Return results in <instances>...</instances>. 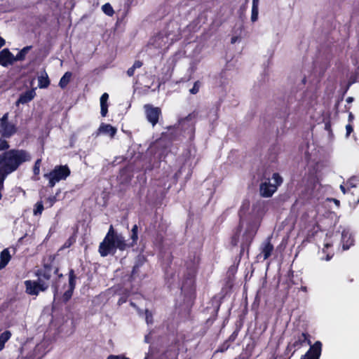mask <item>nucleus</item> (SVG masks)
Wrapping results in <instances>:
<instances>
[{
    "instance_id": "1",
    "label": "nucleus",
    "mask_w": 359,
    "mask_h": 359,
    "mask_svg": "<svg viewBox=\"0 0 359 359\" xmlns=\"http://www.w3.org/2000/svg\"><path fill=\"white\" fill-rule=\"evenodd\" d=\"M249 208L250 202L248 201L244 202L241 206L238 211L239 222L231 237V245L233 247L237 246L243 228L244 221L246 220V226L241 236V256L243 255L245 250H247L248 253L250 247L260 226V220L257 215L251 213L248 214L247 216L245 215Z\"/></svg>"
},
{
    "instance_id": "2",
    "label": "nucleus",
    "mask_w": 359,
    "mask_h": 359,
    "mask_svg": "<svg viewBox=\"0 0 359 359\" xmlns=\"http://www.w3.org/2000/svg\"><path fill=\"white\" fill-rule=\"evenodd\" d=\"M32 160L30 152L24 149L12 148L0 154V172L10 175Z\"/></svg>"
},
{
    "instance_id": "3",
    "label": "nucleus",
    "mask_w": 359,
    "mask_h": 359,
    "mask_svg": "<svg viewBox=\"0 0 359 359\" xmlns=\"http://www.w3.org/2000/svg\"><path fill=\"white\" fill-rule=\"evenodd\" d=\"M128 248L129 245L126 243L123 236L118 234L111 225L102 242L100 243L98 251L100 256L104 257L110 254L114 255L117 249L123 251Z\"/></svg>"
},
{
    "instance_id": "4",
    "label": "nucleus",
    "mask_w": 359,
    "mask_h": 359,
    "mask_svg": "<svg viewBox=\"0 0 359 359\" xmlns=\"http://www.w3.org/2000/svg\"><path fill=\"white\" fill-rule=\"evenodd\" d=\"M199 262L198 256L194 252L189 255L185 261L186 271L184 274L181 290H194V286Z\"/></svg>"
},
{
    "instance_id": "5",
    "label": "nucleus",
    "mask_w": 359,
    "mask_h": 359,
    "mask_svg": "<svg viewBox=\"0 0 359 359\" xmlns=\"http://www.w3.org/2000/svg\"><path fill=\"white\" fill-rule=\"evenodd\" d=\"M71 175L70 168L67 165H56L48 173L43 175V177L48 180V187L53 188L57 183L66 179Z\"/></svg>"
},
{
    "instance_id": "6",
    "label": "nucleus",
    "mask_w": 359,
    "mask_h": 359,
    "mask_svg": "<svg viewBox=\"0 0 359 359\" xmlns=\"http://www.w3.org/2000/svg\"><path fill=\"white\" fill-rule=\"evenodd\" d=\"M274 184H271L269 177L264 176V180L259 184V194L262 197L269 198L277 191L278 187L283 183V178L278 172H274L272 175Z\"/></svg>"
},
{
    "instance_id": "7",
    "label": "nucleus",
    "mask_w": 359,
    "mask_h": 359,
    "mask_svg": "<svg viewBox=\"0 0 359 359\" xmlns=\"http://www.w3.org/2000/svg\"><path fill=\"white\" fill-rule=\"evenodd\" d=\"M18 132V126L16 123L9 121L8 113H5L0 118V135L3 137L10 139Z\"/></svg>"
},
{
    "instance_id": "8",
    "label": "nucleus",
    "mask_w": 359,
    "mask_h": 359,
    "mask_svg": "<svg viewBox=\"0 0 359 359\" xmlns=\"http://www.w3.org/2000/svg\"><path fill=\"white\" fill-rule=\"evenodd\" d=\"M58 271V267H54L51 264H43L41 269L36 271L35 275L40 282L49 284L52 275L57 274Z\"/></svg>"
},
{
    "instance_id": "9",
    "label": "nucleus",
    "mask_w": 359,
    "mask_h": 359,
    "mask_svg": "<svg viewBox=\"0 0 359 359\" xmlns=\"http://www.w3.org/2000/svg\"><path fill=\"white\" fill-rule=\"evenodd\" d=\"M24 284L25 286V292L29 295L37 296L40 292H45L49 287L48 283H41L39 280H27L24 282Z\"/></svg>"
},
{
    "instance_id": "10",
    "label": "nucleus",
    "mask_w": 359,
    "mask_h": 359,
    "mask_svg": "<svg viewBox=\"0 0 359 359\" xmlns=\"http://www.w3.org/2000/svg\"><path fill=\"white\" fill-rule=\"evenodd\" d=\"M77 276L73 269H69L68 273V289L62 294L61 301L64 304H67L72 297L74 291L76 288V280Z\"/></svg>"
},
{
    "instance_id": "11",
    "label": "nucleus",
    "mask_w": 359,
    "mask_h": 359,
    "mask_svg": "<svg viewBox=\"0 0 359 359\" xmlns=\"http://www.w3.org/2000/svg\"><path fill=\"white\" fill-rule=\"evenodd\" d=\"M144 108L147 121L153 126H155L158 123L159 117L161 115V109L149 104H145Z\"/></svg>"
},
{
    "instance_id": "12",
    "label": "nucleus",
    "mask_w": 359,
    "mask_h": 359,
    "mask_svg": "<svg viewBox=\"0 0 359 359\" xmlns=\"http://www.w3.org/2000/svg\"><path fill=\"white\" fill-rule=\"evenodd\" d=\"M322 351V342L316 341L313 345H311L309 350L301 356L300 359H320Z\"/></svg>"
},
{
    "instance_id": "13",
    "label": "nucleus",
    "mask_w": 359,
    "mask_h": 359,
    "mask_svg": "<svg viewBox=\"0 0 359 359\" xmlns=\"http://www.w3.org/2000/svg\"><path fill=\"white\" fill-rule=\"evenodd\" d=\"M15 64L14 55L8 48H4L0 51V65L8 67Z\"/></svg>"
},
{
    "instance_id": "14",
    "label": "nucleus",
    "mask_w": 359,
    "mask_h": 359,
    "mask_svg": "<svg viewBox=\"0 0 359 359\" xmlns=\"http://www.w3.org/2000/svg\"><path fill=\"white\" fill-rule=\"evenodd\" d=\"M273 250L274 248L271 242V237H269L262 244L261 253L258 255V257H262L264 260L267 259L271 255Z\"/></svg>"
},
{
    "instance_id": "15",
    "label": "nucleus",
    "mask_w": 359,
    "mask_h": 359,
    "mask_svg": "<svg viewBox=\"0 0 359 359\" xmlns=\"http://www.w3.org/2000/svg\"><path fill=\"white\" fill-rule=\"evenodd\" d=\"M35 95L36 93L33 89L28 90L20 95L19 98L16 102V104H27L34 99Z\"/></svg>"
},
{
    "instance_id": "16",
    "label": "nucleus",
    "mask_w": 359,
    "mask_h": 359,
    "mask_svg": "<svg viewBox=\"0 0 359 359\" xmlns=\"http://www.w3.org/2000/svg\"><path fill=\"white\" fill-rule=\"evenodd\" d=\"M166 352L161 353L158 348L150 346L144 359H163Z\"/></svg>"
},
{
    "instance_id": "17",
    "label": "nucleus",
    "mask_w": 359,
    "mask_h": 359,
    "mask_svg": "<svg viewBox=\"0 0 359 359\" xmlns=\"http://www.w3.org/2000/svg\"><path fill=\"white\" fill-rule=\"evenodd\" d=\"M109 95L107 93H104L100 97V114L102 117H105L108 113V101Z\"/></svg>"
},
{
    "instance_id": "18",
    "label": "nucleus",
    "mask_w": 359,
    "mask_h": 359,
    "mask_svg": "<svg viewBox=\"0 0 359 359\" xmlns=\"http://www.w3.org/2000/svg\"><path fill=\"white\" fill-rule=\"evenodd\" d=\"M11 259V256L8 249H4L0 253V270L4 269Z\"/></svg>"
},
{
    "instance_id": "19",
    "label": "nucleus",
    "mask_w": 359,
    "mask_h": 359,
    "mask_svg": "<svg viewBox=\"0 0 359 359\" xmlns=\"http://www.w3.org/2000/svg\"><path fill=\"white\" fill-rule=\"evenodd\" d=\"M98 130L102 133L109 134L111 137H114L116 133V128L115 127L104 123H101Z\"/></svg>"
},
{
    "instance_id": "20",
    "label": "nucleus",
    "mask_w": 359,
    "mask_h": 359,
    "mask_svg": "<svg viewBox=\"0 0 359 359\" xmlns=\"http://www.w3.org/2000/svg\"><path fill=\"white\" fill-rule=\"evenodd\" d=\"M12 333L10 330H5L0 334V351L5 348L6 343L11 338Z\"/></svg>"
},
{
    "instance_id": "21",
    "label": "nucleus",
    "mask_w": 359,
    "mask_h": 359,
    "mask_svg": "<svg viewBox=\"0 0 359 359\" xmlns=\"http://www.w3.org/2000/svg\"><path fill=\"white\" fill-rule=\"evenodd\" d=\"M33 46H24L16 55H14L15 62L18 61H23L25 60L27 54L32 49Z\"/></svg>"
},
{
    "instance_id": "22",
    "label": "nucleus",
    "mask_w": 359,
    "mask_h": 359,
    "mask_svg": "<svg viewBox=\"0 0 359 359\" xmlns=\"http://www.w3.org/2000/svg\"><path fill=\"white\" fill-rule=\"evenodd\" d=\"M259 0H252L251 21L255 22L258 19Z\"/></svg>"
},
{
    "instance_id": "23",
    "label": "nucleus",
    "mask_w": 359,
    "mask_h": 359,
    "mask_svg": "<svg viewBox=\"0 0 359 359\" xmlns=\"http://www.w3.org/2000/svg\"><path fill=\"white\" fill-rule=\"evenodd\" d=\"M72 76V74L70 72H67L65 73V74L62 76L59 82V86L61 88H65L67 87V86L70 81Z\"/></svg>"
},
{
    "instance_id": "24",
    "label": "nucleus",
    "mask_w": 359,
    "mask_h": 359,
    "mask_svg": "<svg viewBox=\"0 0 359 359\" xmlns=\"http://www.w3.org/2000/svg\"><path fill=\"white\" fill-rule=\"evenodd\" d=\"M168 37L165 34L160 33L157 36H156L154 39L153 43H158L161 45V43H169Z\"/></svg>"
},
{
    "instance_id": "25",
    "label": "nucleus",
    "mask_w": 359,
    "mask_h": 359,
    "mask_svg": "<svg viewBox=\"0 0 359 359\" xmlns=\"http://www.w3.org/2000/svg\"><path fill=\"white\" fill-rule=\"evenodd\" d=\"M50 85V79L47 74L46 76H41L38 79V86L40 88H46Z\"/></svg>"
},
{
    "instance_id": "26",
    "label": "nucleus",
    "mask_w": 359,
    "mask_h": 359,
    "mask_svg": "<svg viewBox=\"0 0 359 359\" xmlns=\"http://www.w3.org/2000/svg\"><path fill=\"white\" fill-rule=\"evenodd\" d=\"M130 238L133 242L130 245H129V248L136 244L138 240V226L137 224L133 225L131 229Z\"/></svg>"
},
{
    "instance_id": "27",
    "label": "nucleus",
    "mask_w": 359,
    "mask_h": 359,
    "mask_svg": "<svg viewBox=\"0 0 359 359\" xmlns=\"http://www.w3.org/2000/svg\"><path fill=\"white\" fill-rule=\"evenodd\" d=\"M10 143L8 139L0 136V154L10 149Z\"/></svg>"
},
{
    "instance_id": "28",
    "label": "nucleus",
    "mask_w": 359,
    "mask_h": 359,
    "mask_svg": "<svg viewBox=\"0 0 359 359\" xmlns=\"http://www.w3.org/2000/svg\"><path fill=\"white\" fill-rule=\"evenodd\" d=\"M147 261V257L144 255L140 254L136 257L134 265L135 268H140Z\"/></svg>"
},
{
    "instance_id": "29",
    "label": "nucleus",
    "mask_w": 359,
    "mask_h": 359,
    "mask_svg": "<svg viewBox=\"0 0 359 359\" xmlns=\"http://www.w3.org/2000/svg\"><path fill=\"white\" fill-rule=\"evenodd\" d=\"M241 330V325H236L235 330L233 332V333L229 337V338L226 339L230 343H233L235 341V340L237 339L238 335Z\"/></svg>"
},
{
    "instance_id": "30",
    "label": "nucleus",
    "mask_w": 359,
    "mask_h": 359,
    "mask_svg": "<svg viewBox=\"0 0 359 359\" xmlns=\"http://www.w3.org/2000/svg\"><path fill=\"white\" fill-rule=\"evenodd\" d=\"M43 209H44V208H43V202L41 201H38L34 206L33 214L36 216L41 215Z\"/></svg>"
},
{
    "instance_id": "31",
    "label": "nucleus",
    "mask_w": 359,
    "mask_h": 359,
    "mask_svg": "<svg viewBox=\"0 0 359 359\" xmlns=\"http://www.w3.org/2000/svg\"><path fill=\"white\" fill-rule=\"evenodd\" d=\"M230 344L231 343L229 341L225 340L222 344L219 345L217 349L214 352V355L217 353H224L226 351H227L230 347Z\"/></svg>"
},
{
    "instance_id": "32",
    "label": "nucleus",
    "mask_w": 359,
    "mask_h": 359,
    "mask_svg": "<svg viewBox=\"0 0 359 359\" xmlns=\"http://www.w3.org/2000/svg\"><path fill=\"white\" fill-rule=\"evenodd\" d=\"M102 10L106 15L109 16H112L114 13L112 6L109 3L104 4L102 7Z\"/></svg>"
},
{
    "instance_id": "33",
    "label": "nucleus",
    "mask_w": 359,
    "mask_h": 359,
    "mask_svg": "<svg viewBox=\"0 0 359 359\" xmlns=\"http://www.w3.org/2000/svg\"><path fill=\"white\" fill-rule=\"evenodd\" d=\"M201 86V82L200 81H195L193 87L189 90L190 93L193 95L197 94L199 92Z\"/></svg>"
},
{
    "instance_id": "34",
    "label": "nucleus",
    "mask_w": 359,
    "mask_h": 359,
    "mask_svg": "<svg viewBox=\"0 0 359 359\" xmlns=\"http://www.w3.org/2000/svg\"><path fill=\"white\" fill-rule=\"evenodd\" d=\"M41 160L37 159L33 166V173L34 175H39L40 172V166H41Z\"/></svg>"
},
{
    "instance_id": "35",
    "label": "nucleus",
    "mask_w": 359,
    "mask_h": 359,
    "mask_svg": "<svg viewBox=\"0 0 359 359\" xmlns=\"http://www.w3.org/2000/svg\"><path fill=\"white\" fill-rule=\"evenodd\" d=\"M76 242V236L74 234L71 236L65 243L64 248H67L71 247Z\"/></svg>"
},
{
    "instance_id": "36",
    "label": "nucleus",
    "mask_w": 359,
    "mask_h": 359,
    "mask_svg": "<svg viewBox=\"0 0 359 359\" xmlns=\"http://www.w3.org/2000/svg\"><path fill=\"white\" fill-rule=\"evenodd\" d=\"M196 116H197V113H196L195 111H193L192 113H190L189 114H188L184 118H182L180 121V123L182 124L184 121H190L192 119L195 118L196 117Z\"/></svg>"
},
{
    "instance_id": "37",
    "label": "nucleus",
    "mask_w": 359,
    "mask_h": 359,
    "mask_svg": "<svg viewBox=\"0 0 359 359\" xmlns=\"http://www.w3.org/2000/svg\"><path fill=\"white\" fill-rule=\"evenodd\" d=\"M184 169V165H182L179 170L174 174L172 179H173V183L177 184L178 182L179 178L181 177L182 171Z\"/></svg>"
},
{
    "instance_id": "38",
    "label": "nucleus",
    "mask_w": 359,
    "mask_h": 359,
    "mask_svg": "<svg viewBox=\"0 0 359 359\" xmlns=\"http://www.w3.org/2000/svg\"><path fill=\"white\" fill-rule=\"evenodd\" d=\"M288 115H289V109L287 106H285L283 107V109L281 110V111L276 116L280 118L285 119L286 118H287Z\"/></svg>"
},
{
    "instance_id": "39",
    "label": "nucleus",
    "mask_w": 359,
    "mask_h": 359,
    "mask_svg": "<svg viewBox=\"0 0 359 359\" xmlns=\"http://www.w3.org/2000/svg\"><path fill=\"white\" fill-rule=\"evenodd\" d=\"M8 175L0 172V192L4 189V181L8 177Z\"/></svg>"
},
{
    "instance_id": "40",
    "label": "nucleus",
    "mask_w": 359,
    "mask_h": 359,
    "mask_svg": "<svg viewBox=\"0 0 359 359\" xmlns=\"http://www.w3.org/2000/svg\"><path fill=\"white\" fill-rule=\"evenodd\" d=\"M356 181L357 178L355 177H351L346 182V185L348 186V189L349 188H353L356 187Z\"/></svg>"
},
{
    "instance_id": "41",
    "label": "nucleus",
    "mask_w": 359,
    "mask_h": 359,
    "mask_svg": "<svg viewBox=\"0 0 359 359\" xmlns=\"http://www.w3.org/2000/svg\"><path fill=\"white\" fill-rule=\"evenodd\" d=\"M140 269V268H135V265L133 266L130 277V280H134L137 276H139Z\"/></svg>"
},
{
    "instance_id": "42",
    "label": "nucleus",
    "mask_w": 359,
    "mask_h": 359,
    "mask_svg": "<svg viewBox=\"0 0 359 359\" xmlns=\"http://www.w3.org/2000/svg\"><path fill=\"white\" fill-rule=\"evenodd\" d=\"M251 353L247 351H243L236 359H250Z\"/></svg>"
},
{
    "instance_id": "43",
    "label": "nucleus",
    "mask_w": 359,
    "mask_h": 359,
    "mask_svg": "<svg viewBox=\"0 0 359 359\" xmlns=\"http://www.w3.org/2000/svg\"><path fill=\"white\" fill-rule=\"evenodd\" d=\"M146 315V321L147 324H152L153 323V316L152 313L149 311L146 310L145 311Z\"/></svg>"
},
{
    "instance_id": "44",
    "label": "nucleus",
    "mask_w": 359,
    "mask_h": 359,
    "mask_svg": "<svg viewBox=\"0 0 359 359\" xmlns=\"http://www.w3.org/2000/svg\"><path fill=\"white\" fill-rule=\"evenodd\" d=\"M56 201V196H49L46 200V202L49 204V207H52Z\"/></svg>"
},
{
    "instance_id": "45",
    "label": "nucleus",
    "mask_w": 359,
    "mask_h": 359,
    "mask_svg": "<svg viewBox=\"0 0 359 359\" xmlns=\"http://www.w3.org/2000/svg\"><path fill=\"white\" fill-rule=\"evenodd\" d=\"M51 286H52V288H53V294H54V297H55L56 294L58 293V285H57V283L56 282H53Z\"/></svg>"
},
{
    "instance_id": "46",
    "label": "nucleus",
    "mask_w": 359,
    "mask_h": 359,
    "mask_svg": "<svg viewBox=\"0 0 359 359\" xmlns=\"http://www.w3.org/2000/svg\"><path fill=\"white\" fill-rule=\"evenodd\" d=\"M143 65V62L140 60H136L132 66L134 69H139Z\"/></svg>"
},
{
    "instance_id": "47",
    "label": "nucleus",
    "mask_w": 359,
    "mask_h": 359,
    "mask_svg": "<svg viewBox=\"0 0 359 359\" xmlns=\"http://www.w3.org/2000/svg\"><path fill=\"white\" fill-rule=\"evenodd\" d=\"M346 135L349 136L350 134L353 131V127L351 124H347L346 126Z\"/></svg>"
},
{
    "instance_id": "48",
    "label": "nucleus",
    "mask_w": 359,
    "mask_h": 359,
    "mask_svg": "<svg viewBox=\"0 0 359 359\" xmlns=\"http://www.w3.org/2000/svg\"><path fill=\"white\" fill-rule=\"evenodd\" d=\"M135 69H134L133 68V67H130L128 70H127V75L130 77L133 76L135 74Z\"/></svg>"
},
{
    "instance_id": "49",
    "label": "nucleus",
    "mask_w": 359,
    "mask_h": 359,
    "mask_svg": "<svg viewBox=\"0 0 359 359\" xmlns=\"http://www.w3.org/2000/svg\"><path fill=\"white\" fill-rule=\"evenodd\" d=\"M107 359H121V355H110Z\"/></svg>"
},
{
    "instance_id": "50",
    "label": "nucleus",
    "mask_w": 359,
    "mask_h": 359,
    "mask_svg": "<svg viewBox=\"0 0 359 359\" xmlns=\"http://www.w3.org/2000/svg\"><path fill=\"white\" fill-rule=\"evenodd\" d=\"M340 189L343 192L344 194H346L348 192V189H346V187L344 185H340Z\"/></svg>"
},
{
    "instance_id": "51",
    "label": "nucleus",
    "mask_w": 359,
    "mask_h": 359,
    "mask_svg": "<svg viewBox=\"0 0 359 359\" xmlns=\"http://www.w3.org/2000/svg\"><path fill=\"white\" fill-rule=\"evenodd\" d=\"M238 41V37H237V36H233L231 38V43H236Z\"/></svg>"
},
{
    "instance_id": "52",
    "label": "nucleus",
    "mask_w": 359,
    "mask_h": 359,
    "mask_svg": "<svg viewBox=\"0 0 359 359\" xmlns=\"http://www.w3.org/2000/svg\"><path fill=\"white\" fill-rule=\"evenodd\" d=\"M353 118H354L353 114L351 112H350L348 114V121L349 122L353 121Z\"/></svg>"
},
{
    "instance_id": "53",
    "label": "nucleus",
    "mask_w": 359,
    "mask_h": 359,
    "mask_svg": "<svg viewBox=\"0 0 359 359\" xmlns=\"http://www.w3.org/2000/svg\"><path fill=\"white\" fill-rule=\"evenodd\" d=\"M352 243H353V241H351V243L349 245H345L344 243L343 244V249L344 250H348L350 246L352 245Z\"/></svg>"
},
{
    "instance_id": "54",
    "label": "nucleus",
    "mask_w": 359,
    "mask_h": 359,
    "mask_svg": "<svg viewBox=\"0 0 359 359\" xmlns=\"http://www.w3.org/2000/svg\"><path fill=\"white\" fill-rule=\"evenodd\" d=\"M126 302V299H123V297H121V298H120V299H118V304L120 305V304H123V302Z\"/></svg>"
},
{
    "instance_id": "55",
    "label": "nucleus",
    "mask_w": 359,
    "mask_h": 359,
    "mask_svg": "<svg viewBox=\"0 0 359 359\" xmlns=\"http://www.w3.org/2000/svg\"><path fill=\"white\" fill-rule=\"evenodd\" d=\"M332 257H333V255H330L327 254V255H326L325 260H326V261H329V260H330V259L332 258Z\"/></svg>"
},
{
    "instance_id": "56",
    "label": "nucleus",
    "mask_w": 359,
    "mask_h": 359,
    "mask_svg": "<svg viewBox=\"0 0 359 359\" xmlns=\"http://www.w3.org/2000/svg\"><path fill=\"white\" fill-rule=\"evenodd\" d=\"M353 101V97H347V98H346V102H347L348 103H351V102H352Z\"/></svg>"
},
{
    "instance_id": "57",
    "label": "nucleus",
    "mask_w": 359,
    "mask_h": 359,
    "mask_svg": "<svg viewBox=\"0 0 359 359\" xmlns=\"http://www.w3.org/2000/svg\"><path fill=\"white\" fill-rule=\"evenodd\" d=\"M6 41L0 36V45H5Z\"/></svg>"
},
{
    "instance_id": "58",
    "label": "nucleus",
    "mask_w": 359,
    "mask_h": 359,
    "mask_svg": "<svg viewBox=\"0 0 359 359\" xmlns=\"http://www.w3.org/2000/svg\"><path fill=\"white\" fill-rule=\"evenodd\" d=\"M55 275L57 276L58 279H60L63 277L62 273H60L59 272L57 273V274Z\"/></svg>"
},
{
    "instance_id": "59",
    "label": "nucleus",
    "mask_w": 359,
    "mask_h": 359,
    "mask_svg": "<svg viewBox=\"0 0 359 359\" xmlns=\"http://www.w3.org/2000/svg\"><path fill=\"white\" fill-rule=\"evenodd\" d=\"M353 51L359 52V46H354V50Z\"/></svg>"
},
{
    "instance_id": "60",
    "label": "nucleus",
    "mask_w": 359,
    "mask_h": 359,
    "mask_svg": "<svg viewBox=\"0 0 359 359\" xmlns=\"http://www.w3.org/2000/svg\"><path fill=\"white\" fill-rule=\"evenodd\" d=\"M330 247H331V245H330V244H329V243H326V244H325V245H324V248H327H327H330ZM325 250V249H323V250Z\"/></svg>"
},
{
    "instance_id": "61",
    "label": "nucleus",
    "mask_w": 359,
    "mask_h": 359,
    "mask_svg": "<svg viewBox=\"0 0 359 359\" xmlns=\"http://www.w3.org/2000/svg\"><path fill=\"white\" fill-rule=\"evenodd\" d=\"M233 270H235V267L233 266H231L229 269V271H233Z\"/></svg>"
},
{
    "instance_id": "62",
    "label": "nucleus",
    "mask_w": 359,
    "mask_h": 359,
    "mask_svg": "<svg viewBox=\"0 0 359 359\" xmlns=\"http://www.w3.org/2000/svg\"><path fill=\"white\" fill-rule=\"evenodd\" d=\"M301 289H302V290H303V291H306V286H302V287H301Z\"/></svg>"
},
{
    "instance_id": "63",
    "label": "nucleus",
    "mask_w": 359,
    "mask_h": 359,
    "mask_svg": "<svg viewBox=\"0 0 359 359\" xmlns=\"http://www.w3.org/2000/svg\"><path fill=\"white\" fill-rule=\"evenodd\" d=\"M352 57H354V59L358 61V60H359V57H357V56H354V55H352L351 56Z\"/></svg>"
},
{
    "instance_id": "64",
    "label": "nucleus",
    "mask_w": 359,
    "mask_h": 359,
    "mask_svg": "<svg viewBox=\"0 0 359 359\" xmlns=\"http://www.w3.org/2000/svg\"><path fill=\"white\" fill-rule=\"evenodd\" d=\"M219 309V306H218L217 309H216V314H217V312H218Z\"/></svg>"
}]
</instances>
